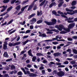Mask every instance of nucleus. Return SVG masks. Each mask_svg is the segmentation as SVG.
<instances>
[{
	"instance_id": "58836bf2",
	"label": "nucleus",
	"mask_w": 77,
	"mask_h": 77,
	"mask_svg": "<svg viewBox=\"0 0 77 77\" xmlns=\"http://www.w3.org/2000/svg\"><path fill=\"white\" fill-rule=\"evenodd\" d=\"M11 60H12V58H10L7 59L6 60V62H10V61H11Z\"/></svg>"
},
{
	"instance_id": "aec40b11",
	"label": "nucleus",
	"mask_w": 77,
	"mask_h": 77,
	"mask_svg": "<svg viewBox=\"0 0 77 77\" xmlns=\"http://www.w3.org/2000/svg\"><path fill=\"white\" fill-rule=\"evenodd\" d=\"M43 21V20H40L37 21L36 23H37L38 24H41V23H42Z\"/></svg>"
},
{
	"instance_id": "5fc2aeb1",
	"label": "nucleus",
	"mask_w": 77,
	"mask_h": 77,
	"mask_svg": "<svg viewBox=\"0 0 77 77\" xmlns=\"http://www.w3.org/2000/svg\"><path fill=\"white\" fill-rule=\"evenodd\" d=\"M71 63L73 65V64H75V62L74 61H72L71 62Z\"/></svg>"
},
{
	"instance_id": "393cba45",
	"label": "nucleus",
	"mask_w": 77,
	"mask_h": 77,
	"mask_svg": "<svg viewBox=\"0 0 77 77\" xmlns=\"http://www.w3.org/2000/svg\"><path fill=\"white\" fill-rule=\"evenodd\" d=\"M36 60V56H33L32 58V62H35Z\"/></svg>"
},
{
	"instance_id": "9d476101",
	"label": "nucleus",
	"mask_w": 77,
	"mask_h": 77,
	"mask_svg": "<svg viewBox=\"0 0 77 77\" xmlns=\"http://www.w3.org/2000/svg\"><path fill=\"white\" fill-rule=\"evenodd\" d=\"M31 24H33L35 23L36 22V19L35 18H33L32 20H30Z\"/></svg>"
},
{
	"instance_id": "6ab92c4d",
	"label": "nucleus",
	"mask_w": 77,
	"mask_h": 77,
	"mask_svg": "<svg viewBox=\"0 0 77 77\" xmlns=\"http://www.w3.org/2000/svg\"><path fill=\"white\" fill-rule=\"evenodd\" d=\"M76 1H74L73 2H72L71 5L72 6H75L76 5Z\"/></svg>"
},
{
	"instance_id": "0eeeda50",
	"label": "nucleus",
	"mask_w": 77,
	"mask_h": 77,
	"mask_svg": "<svg viewBox=\"0 0 77 77\" xmlns=\"http://www.w3.org/2000/svg\"><path fill=\"white\" fill-rule=\"evenodd\" d=\"M57 75L59 77H62L65 75V73L63 71H60L57 73Z\"/></svg>"
},
{
	"instance_id": "c756f323",
	"label": "nucleus",
	"mask_w": 77,
	"mask_h": 77,
	"mask_svg": "<svg viewBox=\"0 0 77 77\" xmlns=\"http://www.w3.org/2000/svg\"><path fill=\"white\" fill-rule=\"evenodd\" d=\"M66 11L67 12H72L73 11V10H70L68 8H66Z\"/></svg>"
},
{
	"instance_id": "052dcab7",
	"label": "nucleus",
	"mask_w": 77,
	"mask_h": 77,
	"mask_svg": "<svg viewBox=\"0 0 77 77\" xmlns=\"http://www.w3.org/2000/svg\"><path fill=\"white\" fill-rule=\"evenodd\" d=\"M27 66L28 67V68H31V67H32V65L30 64H28Z\"/></svg>"
},
{
	"instance_id": "e2e57ef3",
	"label": "nucleus",
	"mask_w": 77,
	"mask_h": 77,
	"mask_svg": "<svg viewBox=\"0 0 77 77\" xmlns=\"http://www.w3.org/2000/svg\"><path fill=\"white\" fill-rule=\"evenodd\" d=\"M74 19V17H69V20H73Z\"/></svg>"
},
{
	"instance_id": "6e6d98bb",
	"label": "nucleus",
	"mask_w": 77,
	"mask_h": 77,
	"mask_svg": "<svg viewBox=\"0 0 77 77\" xmlns=\"http://www.w3.org/2000/svg\"><path fill=\"white\" fill-rule=\"evenodd\" d=\"M67 21L69 23H73L74 22L73 20H68Z\"/></svg>"
},
{
	"instance_id": "f257e3e1",
	"label": "nucleus",
	"mask_w": 77,
	"mask_h": 77,
	"mask_svg": "<svg viewBox=\"0 0 77 77\" xmlns=\"http://www.w3.org/2000/svg\"><path fill=\"white\" fill-rule=\"evenodd\" d=\"M51 22H48L47 21H44V23L46 24L48 26H53L56 24L57 20L55 19H53L51 20Z\"/></svg>"
},
{
	"instance_id": "a18cd8bd",
	"label": "nucleus",
	"mask_w": 77,
	"mask_h": 77,
	"mask_svg": "<svg viewBox=\"0 0 77 77\" xmlns=\"http://www.w3.org/2000/svg\"><path fill=\"white\" fill-rule=\"evenodd\" d=\"M36 9H37V6H36V5H35L34 7L33 10V11H35V10H36Z\"/></svg>"
},
{
	"instance_id": "c9c22d12",
	"label": "nucleus",
	"mask_w": 77,
	"mask_h": 77,
	"mask_svg": "<svg viewBox=\"0 0 77 77\" xmlns=\"http://www.w3.org/2000/svg\"><path fill=\"white\" fill-rule=\"evenodd\" d=\"M19 2V1L17 0L15 2L16 3H17L16 4L17 5H20V3H21V2Z\"/></svg>"
},
{
	"instance_id": "412c9836",
	"label": "nucleus",
	"mask_w": 77,
	"mask_h": 77,
	"mask_svg": "<svg viewBox=\"0 0 77 77\" xmlns=\"http://www.w3.org/2000/svg\"><path fill=\"white\" fill-rule=\"evenodd\" d=\"M11 69L12 70H13V69H15V66L14 65L12 64L11 66Z\"/></svg>"
},
{
	"instance_id": "5701e85b",
	"label": "nucleus",
	"mask_w": 77,
	"mask_h": 77,
	"mask_svg": "<svg viewBox=\"0 0 77 77\" xmlns=\"http://www.w3.org/2000/svg\"><path fill=\"white\" fill-rule=\"evenodd\" d=\"M46 1V0H45L43 1V2H42L40 5L39 6H43L44 5V4L45 3V2Z\"/></svg>"
},
{
	"instance_id": "bf43d9fd",
	"label": "nucleus",
	"mask_w": 77,
	"mask_h": 77,
	"mask_svg": "<svg viewBox=\"0 0 77 77\" xmlns=\"http://www.w3.org/2000/svg\"><path fill=\"white\" fill-rule=\"evenodd\" d=\"M28 37H29L28 35H25L23 36V38H24V39H26V38H27Z\"/></svg>"
},
{
	"instance_id": "a19ab883",
	"label": "nucleus",
	"mask_w": 77,
	"mask_h": 77,
	"mask_svg": "<svg viewBox=\"0 0 77 77\" xmlns=\"http://www.w3.org/2000/svg\"><path fill=\"white\" fill-rule=\"evenodd\" d=\"M42 74H45V70H42Z\"/></svg>"
},
{
	"instance_id": "7c9ffc66",
	"label": "nucleus",
	"mask_w": 77,
	"mask_h": 77,
	"mask_svg": "<svg viewBox=\"0 0 77 77\" xmlns=\"http://www.w3.org/2000/svg\"><path fill=\"white\" fill-rule=\"evenodd\" d=\"M73 12H72V15H74L75 14H77V10H75L74 11V10H73Z\"/></svg>"
},
{
	"instance_id": "ddd939ff",
	"label": "nucleus",
	"mask_w": 77,
	"mask_h": 77,
	"mask_svg": "<svg viewBox=\"0 0 77 77\" xmlns=\"http://www.w3.org/2000/svg\"><path fill=\"white\" fill-rule=\"evenodd\" d=\"M56 2H54L53 3H51L49 5V7L50 8H52L53 6H56Z\"/></svg>"
},
{
	"instance_id": "f3484780",
	"label": "nucleus",
	"mask_w": 77,
	"mask_h": 77,
	"mask_svg": "<svg viewBox=\"0 0 77 77\" xmlns=\"http://www.w3.org/2000/svg\"><path fill=\"white\" fill-rule=\"evenodd\" d=\"M15 9H16V10H17V11H20V9H21V5H18L16 7Z\"/></svg>"
},
{
	"instance_id": "a211bd4d",
	"label": "nucleus",
	"mask_w": 77,
	"mask_h": 77,
	"mask_svg": "<svg viewBox=\"0 0 77 77\" xmlns=\"http://www.w3.org/2000/svg\"><path fill=\"white\" fill-rule=\"evenodd\" d=\"M63 3H64V2L63 1L60 2V3L58 5V8H60V7L62 6V5H63Z\"/></svg>"
},
{
	"instance_id": "774afa93",
	"label": "nucleus",
	"mask_w": 77,
	"mask_h": 77,
	"mask_svg": "<svg viewBox=\"0 0 77 77\" xmlns=\"http://www.w3.org/2000/svg\"><path fill=\"white\" fill-rule=\"evenodd\" d=\"M30 29H33V25H31L30 26Z\"/></svg>"
},
{
	"instance_id": "3c124183",
	"label": "nucleus",
	"mask_w": 77,
	"mask_h": 77,
	"mask_svg": "<svg viewBox=\"0 0 77 77\" xmlns=\"http://www.w3.org/2000/svg\"><path fill=\"white\" fill-rule=\"evenodd\" d=\"M9 68L8 66H6L5 67V70H8Z\"/></svg>"
},
{
	"instance_id": "7ed1b4c3",
	"label": "nucleus",
	"mask_w": 77,
	"mask_h": 77,
	"mask_svg": "<svg viewBox=\"0 0 77 77\" xmlns=\"http://www.w3.org/2000/svg\"><path fill=\"white\" fill-rule=\"evenodd\" d=\"M55 26H56L57 28L58 29L59 31H62L63 29L64 28V26H63V25L62 24L59 25V26L58 25H56Z\"/></svg>"
},
{
	"instance_id": "4d7b16f0",
	"label": "nucleus",
	"mask_w": 77,
	"mask_h": 77,
	"mask_svg": "<svg viewBox=\"0 0 77 77\" xmlns=\"http://www.w3.org/2000/svg\"><path fill=\"white\" fill-rule=\"evenodd\" d=\"M72 38L73 39H77V36H74L72 37Z\"/></svg>"
},
{
	"instance_id": "6e6552de",
	"label": "nucleus",
	"mask_w": 77,
	"mask_h": 77,
	"mask_svg": "<svg viewBox=\"0 0 77 77\" xmlns=\"http://www.w3.org/2000/svg\"><path fill=\"white\" fill-rule=\"evenodd\" d=\"M21 69L22 70V71H23V72H24V74L26 75L27 74H30V72L29 71L27 70L26 71V72L24 68H23V67L21 68Z\"/></svg>"
},
{
	"instance_id": "4c0bfd02",
	"label": "nucleus",
	"mask_w": 77,
	"mask_h": 77,
	"mask_svg": "<svg viewBox=\"0 0 77 77\" xmlns=\"http://www.w3.org/2000/svg\"><path fill=\"white\" fill-rule=\"evenodd\" d=\"M73 51L74 53V54H77V50L75 49H73Z\"/></svg>"
},
{
	"instance_id": "2eb2a0df",
	"label": "nucleus",
	"mask_w": 77,
	"mask_h": 77,
	"mask_svg": "<svg viewBox=\"0 0 77 77\" xmlns=\"http://www.w3.org/2000/svg\"><path fill=\"white\" fill-rule=\"evenodd\" d=\"M3 55L4 57H9V55H8V53L6 52H4Z\"/></svg>"
},
{
	"instance_id": "423d86ee",
	"label": "nucleus",
	"mask_w": 77,
	"mask_h": 77,
	"mask_svg": "<svg viewBox=\"0 0 77 77\" xmlns=\"http://www.w3.org/2000/svg\"><path fill=\"white\" fill-rule=\"evenodd\" d=\"M46 30L47 31H49V32H56V33H59V30L56 29H48L47 28H46Z\"/></svg>"
},
{
	"instance_id": "2f4dec72",
	"label": "nucleus",
	"mask_w": 77,
	"mask_h": 77,
	"mask_svg": "<svg viewBox=\"0 0 77 77\" xmlns=\"http://www.w3.org/2000/svg\"><path fill=\"white\" fill-rule=\"evenodd\" d=\"M13 8V7L11 6L8 9H7V11L8 12H9V11H11V9H12Z\"/></svg>"
},
{
	"instance_id": "69168bd1",
	"label": "nucleus",
	"mask_w": 77,
	"mask_h": 77,
	"mask_svg": "<svg viewBox=\"0 0 77 77\" xmlns=\"http://www.w3.org/2000/svg\"><path fill=\"white\" fill-rule=\"evenodd\" d=\"M47 70L49 72H51V69H48Z\"/></svg>"
},
{
	"instance_id": "680f3d73",
	"label": "nucleus",
	"mask_w": 77,
	"mask_h": 77,
	"mask_svg": "<svg viewBox=\"0 0 77 77\" xmlns=\"http://www.w3.org/2000/svg\"><path fill=\"white\" fill-rule=\"evenodd\" d=\"M46 34H42V37H46Z\"/></svg>"
},
{
	"instance_id": "13d9d810",
	"label": "nucleus",
	"mask_w": 77,
	"mask_h": 77,
	"mask_svg": "<svg viewBox=\"0 0 77 77\" xmlns=\"http://www.w3.org/2000/svg\"><path fill=\"white\" fill-rule=\"evenodd\" d=\"M14 21V20L13 19H11L10 21L9 22L10 24H11Z\"/></svg>"
},
{
	"instance_id": "20e7f679",
	"label": "nucleus",
	"mask_w": 77,
	"mask_h": 77,
	"mask_svg": "<svg viewBox=\"0 0 77 77\" xmlns=\"http://www.w3.org/2000/svg\"><path fill=\"white\" fill-rule=\"evenodd\" d=\"M21 43L20 42H18L15 43H9L8 44V45L9 47H12V46H15V45H20Z\"/></svg>"
},
{
	"instance_id": "49530a36",
	"label": "nucleus",
	"mask_w": 77,
	"mask_h": 77,
	"mask_svg": "<svg viewBox=\"0 0 77 77\" xmlns=\"http://www.w3.org/2000/svg\"><path fill=\"white\" fill-rule=\"evenodd\" d=\"M16 31V29L10 32L9 34H10V35H11L12 33H14V32H15Z\"/></svg>"
},
{
	"instance_id": "8fccbe9b",
	"label": "nucleus",
	"mask_w": 77,
	"mask_h": 77,
	"mask_svg": "<svg viewBox=\"0 0 77 77\" xmlns=\"http://www.w3.org/2000/svg\"><path fill=\"white\" fill-rule=\"evenodd\" d=\"M64 63L65 65H68V64L69 63V62H68V61H66L64 62Z\"/></svg>"
},
{
	"instance_id": "e433bc0d",
	"label": "nucleus",
	"mask_w": 77,
	"mask_h": 77,
	"mask_svg": "<svg viewBox=\"0 0 77 77\" xmlns=\"http://www.w3.org/2000/svg\"><path fill=\"white\" fill-rule=\"evenodd\" d=\"M52 13L53 14H54L55 15H56L57 14V13L55 11H52Z\"/></svg>"
},
{
	"instance_id": "338daca9",
	"label": "nucleus",
	"mask_w": 77,
	"mask_h": 77,
	"mask_svg": "<svg viewBox=\"0 0 77 77\" xmlns=\"http://www.w3.org/2000/svg\"><path fill=\"white\" fill-rule=\"evenodd\" d=\"M2 65H6L7 64V63L4 62H2Z\"/></svg>"
},
{
	"instance_id": "1a4fd4ad",
	"label": "nucleus",
	"mask_w": 77,
	"mask_h": 77,
	"mask_svg": "<svg viewBox=\"0 0 77 77\" xmlns=\"http://www.w3.org/2000/svg\"><path fill=\"white\" fill-rule=\"evenodd\" d=\"M34 5V3H32V4L29 5V6L27 9L28 11H30V10H32V9L33 8V5Z\"/></svg>"
},
{
	"instance_id": "a878e982",
	"label": "nucleus",
	"mask_w": 77,
	"mask_h": 77,
	"mask_svg": "<svg viewBox=\"0 0 77 77\" xmlns=\"http://www.w3.org/2000/svg\"><path fill=\"white\" fill-rule=\"evenodd\" d=\"M3 8H4L1 11V12H4V11H5L6 9V8L5 6H3Z\"/></svg>"
},
{
	"instance_id": "f704fd0d",
	"label": "nucleus",
	"mask_w": 77,
	"mask_h": 77,
	"mask_svg": "<svg viewBox=\"0 0 77 77\" xmlns=\"http://www.w3.org/2000/svg\"><path fill=\"white\" fill-rule=\"evenodd\" d=\"M7 13H8V12H4V13L2 14H1L0 15V16H1V17H3V16H4V15H6V14H7Z\"/></svg>"
},
{
	"instance_id": "4be33fe9",
	"label": "nucleus",
	"mask_w": 77,
	"mask_h": 77,
	"mask_svg": "<svg viewBox=\"0 0 77 77\" xmlns=\"http://www.w3.org/2000/svg\"><path fill=\"white\" fill-rule=\"evenodd\" d=\"M35 15V14L34 13L32 14H31V15L29 16L28 18L29 19H30V18H31L32 17H34Z\"/></svg>"
},
{
	"instance_id": "dca6fc26",
	"label": "nucleus",
	"mask_w": 77,
	"mask_h": 77,
	"mask_svg": "<svg viewBox=\"0 0 77 77\" xmlns=\"http://www.w3.org/2000/svg\"><path fill=\"white\" fill-rule=\"evenodd\" d=\"M29 75V77H36L37 76V75L32 73H30Z\"/></svg>"
},
{
	"instance_id": "79ce46f5",
	"label": "nucleus",
	"mask_w": 77,
	"mask_h": 77,
	"mask_svg": "<svg viewBox=\"0 0 77 77\" xmlns=\"http://www.w3.org/2000/svg\"><path fill=\"white\" fill-rule=\"evenodd\" d=\"M53 74H57V70H54L53 72Z\"/></svg>"
},
{
	"instance_id": "603ef678",
	"label": "nucleus",
	"mask_w": 77,
	"mask_h": 77,
	"mask_svg": "<svg viewBox=\"0 0 77 77\" xmlns=\"http://www.w3.org/2000/svg\"><path fill=\"white\" fill-rule=\"evenodd\" d=\"M61 17H64V18H68V17H67L65 16V15H63V14L61 15Z\"/></svg>"
},
{
	"instance_id": "37998d69",
	"label": "nucleus",
	"mask_w": 77,
	"mask_h": 77,
	"mask_svg": "<svg viewBox=\"0 0 77 77\" xmlns=\"http://www.w3.org/2000/svg\"><path fill=\"white\" fill-rule=\"evenodd\" d=\"M30 32V30H28L26 31V32L25 33L26 34L27 33H29Z\"/></svg>"
},
{
	"instance_id": "f8f14e48",
	"label": "nucleus",
	"mask_w": 77,
	"mask_h": 77,
	"mask_svg": "<svg viewBox=\"0 0 77 77\" xmlns=\"http://www.w3.org/2000/svg\"><path fill=\"white\" fill-rule=\"evenodd\" d=\"M28 53L29 55L31 57H33V55H32V49H30L29 50L28 52Z\"/></svg>"
},
{
	"instance_id": "0e129e2a",
	"label": "nucleus",
	"mask_w": 77,
	"mask_h": 77,
	"mask_svg": "<svg viewBox=\"0 0 77 77\" xmlns=\"http://www.w3.org/2000/svg\"><path fill=\"white\" fill-rule=\"evenodd\" d=\"M76 8L75 6H72L71 7V9L73 10V9H75Z\"/></svg>"
},
{
	"instance_id": "bb28decb",
	"label": "nucleus",
	"mask_w": 77,
	"mask_h": 77,
	"mask_svg": "<svg viewBox=\"0 0 77 77\" xmlns=\"http://www.w3.org/2000/svg\"><path fill=\"white\" fill-rule=\"evenodd\" d=\"M10 0H4L3 2L4 3H8V2H9Z\"/></svg>"
},
{
	"instance_id": "4468645a",
	"label": "nucleus",
	"mask_w": 77,
	"mask_h": 77,
	"mask_svg": "<svg viewBox=\"0 0 77 77\" xmlns=\"http://www.w3.org/2000/svg\"><path fill=\"white\" fill-rule=\"evenodd\" d=\"M61 55V54L60 53H59V52L55 53L54 54V56H55V57L59 56H60Z\"/></svg>"
},
{
	"instance_id": "ea45409f",
	"label": "nucleus",
	"mask_w": 77,
	"mask_h": 77,
	"mask_svg": "<svg viewBox=\"0 0 77 77\" xmlns=\"http://www.w3.org/2000/svg\"><path fill=\"white\" fill-rule=\"evenodd\" d=\"M44 69V67L42 66H41L39 68L40 70H42Z\"/></svg>"
},
{
	"instance_id": "f03ea898",
	"label": "nucleus",
	"mask_w": 77,
	"mask_h": 77,
	"mask_svg": "<svg viewBox=\"0 0 77 77\" xmlns=\"http://www.w3.org/2000/svg\"><path fill=\"white\" fill-rule=\"evenodd\" d=\"M74 26H75V23H70L68 26V28L64 29V30L67 32H69L71 31L70 29H72Z\"/></svg>"
},
{
	"instance_id": "473e14b6",
	"label": "nucleus",
	"mask_w": 77,
	"mask_h": 77,
	"mask_svg": "<svg viewBox=\"0 0 77 77\" xmlns=\"http://www.w3.org/2000/svg\"><path fill=\"white\" fill-rule=\"evenodd\" d=\"M29 40H27L25 42H23V45H26V44H27V42H29Z\"/></svg>"
},
{
	"instance_id": "c85d7f7f",
	"label": "nucleus",
	"mask_w": 77,
	"mask_h": 77,
	"mask_svg": "<svg viewBox=\"0 0 77 77\" xmlns=\"http://www.w3.org/2000/svg\"><path fill=\"white\" fill-rule=\"evenodd\" d=\"M64 14L65 15H67V14H68V15H72V12H67V13H65Z\"/></svg>"
},
{
	"instance_id": "09e8293b",
	"label": "nucleus",
	"mask_w": 77,
	"mask_h": 77,
	"mask_svg": "<svg viewBox=\"0 0 77 77\" xmlns=\"http://www.w3.org/2000/svg\"><path fill=\"white\" fill-rule=\"evenodd\" d=\"M6 16L4 17V19H6L7 18L9 17V15L8 14H6Z\"/></svg>"
},
{
	"instance_id": "c03bdc74",
	"label": "nucleus",
	"mask_w": 77,
	"mask_h": 77,
	"mask_svg": "<svg viewBox=\"0 0 77 77\" xmlns=\"http://www.w3.org/2000/svg\"><path fill=\"white\" fill-rule=\"evenodd\" d=\"M47 34H53V32H46Z\"/></svg>"
},
{
	"instance_id": "72a5a7b5",
	"label": "nucleus",
	"mask_w": 77,
	"mask_h": 77,
	"mask_svg": "<svg viewBox=\"0 0 77 77\" xmlns=\"http://www.w3.org/2000/svg\"><path fill=\"white\" fill-rule=\"evenodd\" d=\"M17 75L20 76L23 75V73L21 71L17 73Z\"/></svg>"
},
{
	"instance_id": "b1692460",
	"label": "nucleus",
	"mask_w": 77,
	"mask_h": 77,
	"mask_svg": "<svg viewBox=\"0 0 77 77\" xmlns=\"http://www.w3.org/2000/svg\"><path fill=\"white\" fill-rule=\"evenodd\" d=\"M36 55L37 56H44V55L41 53H37L36 54Z\"/></svg>"
},
{
	"instance_id": "cd10ccee",
	"label": "nucleus",
	"mask_w": 77,
	"mask_h": 77,
	"mask_svg": "<svg viewBox=\"0 0 77 77\" xmlns=\"http://www.w3.org/2000/svg\"><path fill=\"white\" fill-rule=\"evenodd\" d=\"M7 48H8V46H7V45H3V49L4 50H6V49H7Z\"/></svg>"
},
{
	"instance_id": "864d4df0",
	"label": "nucleus",
	"mask_w": 77,
	"mask_h": 77,
	"mask_svg": "<svg viewBox=\"0 0 77 77\" xmlns=\"http://www.w3.org/2000/svg\"><path fill=\"white\" fill-rule=\"evenodd\" d=\"M43 63H47V61L45 60H44L43 61Z\"/></svg>"
},
{
	"instance_id": "de8ad7c7",
	"label": "nucleus",
	"mask_w": 77,
	"mask_h": 77,
	"mask_svg": "<svg viewBox=\"0 0 77 77\" xmlns=\"http://www.w3.org/2000/svg\"><path fill=\"white\" fill-rule=\"evenodd\" d=\"M58 14H61V15H63V13L62 12H61L60 11H58Z\"/></svg>"
},
{
	"instance_id": "9b49d317",
	"label": "nucleus",
	"mask_w": 77,
	"mask_h": 77,
	"mask_svg": "<svg viewBox=\"0 0 77 77\" xmlns=\"http://www.w3.org/2000/svg\"><path fill=\"white\" fill-rule=\"evenodd\" d=\"M54 40H57V39L55 38H52V40H45V42H52Z\"/></svg>"
},
{
	"instance_id": "39448f33",
	"label": "nucleus",
	"mask_w": 77,
	"mask_h": 77,
	"mask_svg": "<svg viewBox=\"0 0 77 77\" xmlns=\"http://www.w3.org/2000/svg\"><path fill=\"white\" fill-rule=\"evenodd\" d=\"M28 6H29V5H26L23 7H22L21 9V11H20V12L17 14V15H20L21 14H23V12H24V10H25V9L27 7H28Z\"/></svg>"
}]
</instances>
